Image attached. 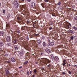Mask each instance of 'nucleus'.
I'll return each mask as SVG.
<instances>
[{"mask_svg": "<svg viewBox=\"0 0 77 77\" xmlns=\"http://www.w3.org/2000/svg\"><path fill=\"white\" fill-rule=\"evenodd\" d=\"M13 4L15 8L16 9L18 8V7H19V2L17 1V0L14 1Z\"/></svg>", "mask_w": 77, "mask_h": 77, "instance_id": "nucleus-1", "label": "nucleus"}, {"mask_svg": "<svg viewBox=\"0 0 77 77\" xmlns=\"http://www.w3.org/2000/svg\"><path fill=\"white\" fill-rule=\"evenodd\" d=\"M71 27V23L67 22L66 24V29H69Z\"/></svg>", "mask_w": 77, "mask_h": 77, "instance_id": "nucleus-2", "label": "nucleus"}, {"mask_svg": "<svg viewBox=\"0 0 77 77\" xmlns=\"http://www.w3.org/2000/svg\"><path fill=\"white\" fill-rule=\"evenodd\" d=\"M54 45V42H51L48 44L47 47H50V46H53Z\"/></svg>", "mask_w": 77, "mask_h": 77, "instance_id": "nucleus-3", "label": "nucleus"}, {"mask_svg": "<svg viewBox=\"0 0 77 77\" xmlns=\"http://www.w3.org/2000/svg\"><path fill=\"white\" fill-rule=\"evenodd\" d=\"M37 44L38 45H41V43L42 42H41V40L40 39H39L37 41Z\"/></svg>", "mask_w": 77, "mask_h": 77, "instance_id": "nucleus-4", "label": "nucleus"}, {"mask_svg": "<svg viewBox=\"0 0 77 77\" xmlns=\"http://www.w3.org/2000/svg\"><path fill=\"white\" fill-rule=\"evenodd\" d=\"M45 51L46 52V53H47L48 54H49V53H51V50H50V49L48 48L46 49Z\"/></svg>", "mask_w": 77, "mask_h": 77, "instance_id": "nucleus-5", "label": "nucleus"}, {"mask_svg": "<svg viewBox=\"0 0 77 77\" xmlns=\"http://www.w3.org/2000/svg\"><path fill=\"white\" fill-rule=\"evenodd\" d=\"M12 42L13 44H17V39L15 38H13L12 39Z\"/></svg>", "mask_w": 77, "mask_h": 77, "instance_id": "nucleus-6", "label": "nucleus"}, {"mask_svg": "<svg viewBox=\"0 0 77 77\" xmlns=\"http://www.w3.org/2000/svg\"><path fill=\"white\" fill-rule=\"evenodd\" d=\"M67 32L68 33H69L71 34H73L74 33V32L72 31V30H71V29H69V30L67 31Z\"/></svg>", "mask_w": 77, "mask_h": 77, "instance_id": "nucleus-7", "label": "nucleus"}, {"mask_svg": "<svg viewBox=\"0 0 77 77\" xmlns=\"http://www.w3.org/2000/svg\"><path fill=\"white\" fill-rule=\"evenodd\" d=\"M35 6V3L34 2H32L30 4L31 8H34Z\"/></svg>", "mask_w": 77, "mask_h": 77, "instance_id": "nucleus-8", "label": "nucleus"}, {"mask_svg": "<svg viewBox=\"0 0 77 77\" xmlns=\"http://www.w3.org/2000/svg\"><path fill=\"white\" fill-rule=\"evenodd\" d=\"M6 40L7 42H10L11 41V37L10 36H8Z\"/></svg>", "mask_w": 77, "mask_h": 77, "instance_id": "nucleus-9", "label": "nucleus"}, {"mask_svg": "<svg viewBox=\"0 0 77 77\" xmlns=\"http://www.w3.org/2000/svg\"><path fill=\"white\" fill-rule=\"evenodd\" d=\"M42 45L43 47H45L47 46V43H45V42H43Z\"/></svg>", "mask_w": 77, "mask_h": 77, "instance_id": "nucleus-10", "label": "nucleus"}, {"mask_svg": "<svg viewBox=\"0 0 77 77\" xmlns=\"http://www.w3.org/2000/svg\"><path fill=\"white\" fill-rule=\"evenodd\" d=\"M4 35V32L2 31H0V36H3Z\"/></svg>", "mask_w": 77, "mask_h": 77, "instance_id": "nucleus-11", "label": "nucleus"}, {"mask_svg": "<svg viewBox=\"0 0 77 77\" xmlns=\"http://www.w3.org/2000/svg\"><path fill=\"white\" fill-rule=\"evenodd\" d=\"M54 59L55 61L56 62H57V61H59V58L58 57H54Z\"/></svg>", "mask_w": 77, "mask_h": 77, "instance_id": "nucleus-12", "label": "nucleus"}, {"mask_svg": "<svg viewBox=\"0 0 77 77\" xmlns=\"http://www.w3.org/2000/svg\"><path fill=\"white\" fill-rule=\"evenodd\" d=\"M24 51H22L20 54V56H23L24 55Z\"/></svg>", "mask_w": 77, "mask_h": 77, "instance_id": "nucleus-13", "label": "nucleus"}, {"mask_svg": "<svg viewBox=\"0 0 77 77\" xmlns=\"http://www.w3.org/2000/svg\"><path fill=\"white\" fill-rule=\"evenodd\" d=\"M11 62H15V59L14 58L12 57L11 59Z\"/></svg>", "mask_w": 77, "mask_h": 77, "instance_id": "nucleus-14", "label": "nucleus"}, {"mask_svg": "<svg viewBox=\"0 0 77 77\" xmlns=\"http://www.w3.org/2000/svg\"><path fill=\"white\" fill-rule=\"evenodd\" d=\"M4 45V44L3 42H0V47H3Z\"/></svg>", "mask_w": 77, "mask_h": 77, "instance_id": "nucleus-15", "label": "nucleus"}, {"mask_svg": "<svg viewBox=\"0 0 77 77\" xmlns=\"http://www.w3.org/2000/svg\"><path fill=\"white\" fill-rule=\"evenodd\" d=\"M14 48L16 50H18V47L17 45H15L14 46Z\"/></svg>", "mask_w": 77, "mask_h": 77, "instance_id": "nucleus-16", "label": "nucleus"}, {"mask_svg": "<svg viewBox=\"0 0 77 77\" xmlns=\"http://www.w3.org/2000/svg\"><path fill=\"white\" fill-rule=\"evenodd\" d=\"M26 29V26H22L21 28V30H24Z\"/></svg>", "mask_w": 77, "mask_h": 77, "instance_id": "nucleus-17", "label": "nucleus"}, {"mask_svg": "<svg viewBox=\"0 0 77 77\" xmlns=\"http://www.w3.org/2000/svg\"><path fill=\"white\" fill-rule=\"evenodd\" d=\"M51 59H52V60H54V56L53 55H51Z\"/></svg>", "mask_w": 77, "mask_h": 77, "instance_id": "nucleus-18", "label": "nucleus"}, {"mask_svg": "<svg viewBox=\"0 0 77 77\" xmlns=\"http://www.w3.org/2000/svg\"><path fill=\"white\" fill-rule=\"evenodd\" d=\"M5 62H6L7 63H11V61L10 60H8V61H6Z\"/></svg>", "mask_w": 77, "mask_h": 77, "instance_id": "nucleus-19", "label": "nucleus"}, {"mask_svg": "<svg viewBox=\"0 0 77 77\" xmlns=\"http://www.w3.org/2000/svg\"><path fill=\"white\" fill-rule=\"evenodd\" d=\"M72 28L74 30H77V27L74 26L72 27Z\"/></svg>", "mask_w": 77, "mask_h": 77, "instance_id": "nucleus-20", "label": "nucleus"}, {"mask_svg": "<svg viewBox=\"0 0 77 77\" xmlns=\"http://www.w3.org/2000/svg\"><path fill=\"white\" fill-rule=\"evenodd\" d=\"M70 38V40H73V39H74V37H73V36H71Z\"/></svg>", "mask_w": 77, "mask_h": 77, "instance_id": "nucleus-21", "label": "nucleus"}, {"mask_svg": "<svg viewBox=\"0 0 77 77\" xmlns=\"http://www.w3.org/2000/svg\"><path fill=\"white\" fill-rule=\"evenodd\" d=\"M6 45L8 46H10L11 45V43H7Z\"/></svg>", "mask_w": 77, "mask_h": 77, "instance_id": "nucleus-22", "label": "nucleus"}, {"mask_svg": "<svg viewBox=\"0 0 77 77\" xmlns=\"http://www.w3.org/2000/svg\"><path fill=\"white\" fill-rule=\"evenodd\" d=\"M28 63V61H26L25 62H24V64H26Z\"/></svg>", "mask_w": 77, "mask_h": 77, "instance_id": "nucleus-23", "label": "nucleus"}, {"mask_svg": "<svg viewBox=\"0 0 77 77\" xmlns=\"http://www.w3.org/2000/svg\"><path fill=\"white\" fill-rule=\"evenodd\" d=\"M3 14H6V12H5L6 10H3Z\"/></svg>", "mask_w": 77, "mask_h": 77, "instance_id": "nucleus-24", "label": "nucleus"}, {"mask_svg": "<svg viewBox=\"0 0 77 77\" xmlns=\"http://www.w3.org/2000/svg\"><path fill=\"white\" fill-rule=\"evenodd\" d=\"M26 41H29V36H26Z\"/></svg>", "mask_w": 77, "mask_h": 77, "instance_id": "nucleus-25", "label": "nucleus"}, {"mask_svg": "<svg viewBox=\"0 0 77 77\" xmlns=\"http://www.w3.org/2000/svg\"><path fill=\"white\" fill-rule=\"evenodd\" d=\"M47 62L49 63H50V61L48 59H47L46 60Z\"/></svg>", "mask_w": 77, "mask_h": 77, "instance_id": "nucleus-26", "label": "nucleus"}, {"mask_svg": "<svg viewBox=\"0 0 77 77\" xmlns=\"http://www.w3.org/2000/svg\"><path fill=\"white\" fill-rule=\"evenodd\" d=\"M8 71H9V69H5V71L6 72H8Z\"/></svg>", "mask_w": 77, "mask_h": 77, "instance_id": "nucleus-27", "label": "nucleus"}, {"mask_svg": "<svg viewBox=\"0 0 77 77\" xmlns=\"http://www.w3.org/2000/svg\"><path fill=\"white\" fill-rule=\"evenodd\" d=\"M74 18V20H77V16L75 17Z\"/></svg>", "mask_w": 77, "mask_h": 77, "instance_id": "nucleus-28", "label": "nucleus"}, {"mask_svg": "<svg viewBox=\"0 0 77 77\" xmlns=\"http://www.w3.org/2000/svg\"><path fill=\"white\" fill-rule=\"evenodd\" d=\"M48 67H51V64H50L49 65H48Z\"/></svg>", "mask_w": 77, "mask_h": 77, "instance_id": "nucleus-29", "label": "nucleus"}, {"mask_svg": "<svg viewBox=\"0 0 77 77\" xmlns=\"http://www.w3.org/2000/svg\"><path fill=\"white\" fill-rule=\"evenodd\" d=\"M66 63H63L62 65H63V66H65V64H66Z\"/></svg>", "mask_w": 77, "mask_h": 77, "instance_id": "nucleus-30", "label": "nucleus"}, {"mask_svg": "<svg viewBox=\"0 0 77 77\" xmlns=\"http://www.w3.org/2000/svg\"><path fill=\"white\" fill-rule=\"evenodd\" d=\"M49 0H45V1L46 3H47V2H48V1Z\"/></svg>", "mask_w": 77, "mask_h": 77, "instance_id": "nucleus-31", "label": "nucleus"}, {"mask_svg": "<svg viewBox=\"0 0 77 77\" xmlns=\"http://www.w3.org/2000/svg\"><path fill=\"white\" fill-rule=\"evenodd\" d=\"M37 71H36V69H35L34 70V73H36Z\"/></svg>", "mask_w": 77, "mask_h": 77, "instance_id": "nucleus-32", "label": "nucleus"}, {"mask_svg": "<svg viewBox=\"0 0 77 77\" xmlns=\"http://www.w3.org/2000/svg\"><path fill=\"white\" fill-rule=\"evenodd\" d=\"M62 74L63 75H65V74L66 73H65V72H62Z\"/></svg>", "mask_w": 77, "mask_h": 77, "instance_id": "nucleus-33", "label": "nucleus"}, {"mask_svg": "<svg viewBox=\"0 0 77 77\" xmlns=\"http://www.w3.org/2000/svg\"><path fill=\"white\" fill-rule=\"evenodd\" d=\"M17 19H18V20H21V19L19 17H17Z\"/></svg>", "mask_w": 77, "mask_h": 77, "instance_id": "nucleus-34", "label": "nucleus"}, {"mask_svg": "<svg viewBox=\"0 0 77 77\" xmlns=\"http://www.w3.org/2000/svg\"><path fill=\"white\" fill-rule=\"evenodd\" d=\"M63 63H66V60H64L63 61Z\"/></svg>", "mask_w": 77, "mask_h": 77, "instance_id": "nucleus-35", "label": "nucleus"}, {"mask_svg": "<svg viewBox=\"0 0 77 77\" xmlns=\"http://www.w3.org/2000/svg\"><path fill=\"white\" fill-rule=\"evenodd\" d=\"M5 56H6V57H8V54H5Z\"/></svg>", "mask_w": 77, "mask_h": 77, "instance_id": "nucleus-36", "label": "nucleus"}, {"mask_svg": "<svg viewBox=\"0 0 77 77\" xmlns=\"http://www.w3.org/2000/svg\"><path fill=\"white\" fill-rule=\"evenodd\" d=\"M17 32L18 33H20V30H17Z\"/></svg>", "mask_w": 77, "mask_h": 77, "instance_id": "nucleus-37", "label": "nucleus"}, {"mask_svg": "<svg viewBox=\"0 0 77 77\" xmlns=\"http://www.w3.org/2000/svg\"><path fill=\"white\" fill-rule=\"evenodd\" d=\"M69 74H71L72 72H71L70 71H69Z\"/></svg>", "mask_w": 77, "mask_h": 77, "instance_id": "nucleus-38", "label": "nucleus"}, {"mask_svg": "<svg viewBox=\"0 0 77 77\" xmlns=\"http://www.w3.org/2000/svg\"><path fill=\"white\" fill-rule=\"evenodd\" d=\"M57 5H60V2H58L57 3Z\"/></svg>", "mask_w": 77, "mask_h": 77, "instance_id": "nucleus-39", "label": "nucleus"}, {"mask_svg": "<svg viewBox=\"0 0 77 77\" xmlns=\"http://www.w3.org/2000/svg\"><path fill=\"white\" fill-rule=\"evenodd\" d=\"M26 1L28 2H31V0H26Z\"/></svg>", "mask_w": 77, "mask_h": 77, "instance_id": "nucleus-40", "label": "nucleus"}, {"mask_svg": "<svg viewBox=\"0 0 77 77\" xmlns=\"http://www.w3.org/2000/svg\"><path fill=\"white\" fill-rule=\"evenodd\" d=\"M49 30H51V29H53V28H52V27H49Z\"/></svg>", "mask_w": 77, "mask_h": 77, "instance_id": "nucleus-41", "label": "nucleus"}, {"mask_svg": "<svg viewBox=\"0 0 77 77\" xmlns=\"http://www.w3.org/2000/svg\"><path fill=\"white\" fill-rule=\"evenodd\" d=\"M39 34H35V36H38L39 35Z\"/></svg>", "mask_w": 77, "mask_h": 77, "instance_id": "nucleus-42", "label": "nucleus"}, {"mask_svg": "<svg viewBox=\"0 0 77 77\" xmlns=\"http://www.w3.org/2000/svg\"><path fill=\"white\" fill-rule=\"evenodd\" d=\"M27 74H28V75L29 76V72L27 71Z\"/></svg>", "mask_w": 77, "mask_h": 77, "instance_id": "nucleus-43", "label": "nucleus"}, {"mask_svg": "<svg viewBox=\"0 0 77 77\" xmlns=\"http://www.w3.org/2000/svg\"><path fill=\"white\" fill-rule=\"evenodd\" d=\"M44 36L42 37V39H44Z\"/></svg>", "mask_w": 77, "mask_h": 77, "instance_id": "nucleus-44", "label": "nucleus"}, {"mask_svg": "<svg viewBox=\"0 0 77 77\" xmlns=\"http://www.w3.org/2000/svg\"><path fill=\"white\" fill-rule=\"evenodd\" d=\"M11 73L10 72H9V71H8V72H7V74H10Z\"/></svg>", "mask_w": 77, "mask_h": 77, "instance_id": "nucleus-45", "label": "nucleus"}, {"mask_svg": "<svg viewBox=\"0 0 77 77\" xmlns=\"http://www.w3.org/2000/svg\"><path fill=\"white\" fill-rule=\"evenodd\" d=\"M22 68V66H21L20 67H19V68L21 69V68Z\"/></svg>", "mask_w": 77, "mask_h": 77, "instance_id": "nucleus-46", "label": "nucleus"}, {"mask_svg": "<svg viewBox=\"0 0 77 77\" xmlns=\"http://www.w3.org/2000/svg\"><path fill=\"white\" fill-rule=\"evenodd\" d=\"M52 16H53V17H54V16H55V14H52Z\"/></svg>", "mask_w": 77, "mask_h": 77, "instance_id": "nucleus-47", "label": "nucleus"}, {"mask_svg": "<svg viewBox=\"0 0 77 77\" xmlns=\"http://www.w3.org/2000/svg\"><path fill=\"white\" fill-rule=\"evenodd\" d=\"M42 54H43V53H42L41 54V56H42Z\"/></svg>", "mask_w": 77, "mask_h": 77, "instance_id": "nucleus-48", "label": "nucleus"}, {"mask_svg": "<svg viewBox=\"0 0 77 77\" xmlns=\"http://www.w3.org/2000/svg\"><path fill=\"white\" fill-rule=\"evenodd\" d=\"M41 69H42V70L43 69H44V68H41Z\"/></svg>", "mask_w": 77, "mask_h": 77, "instance_id": "nucleus-49", "label": "nucleus"}, {"mask_svg": "<svg viewBox=\"0 0 77 77\" xmlns=\"http://www.w3.org/2000/svg\"><path fill=\"white\" fill-rule=\"evenodd\" d=\"M29 73L30 74H32V71H30L29 72Z\"/></svg>", "mask_w": 77, "mask_h": 77, "instance_id": "nucleus-50", "label": "nucleus"}, {"mask_svg": "<svg viewBox=\"0 0 77 77\" xmlns=\"http://www.w3.org/2000/svg\"><path fill=\"white\" fill-rule=\"evenodd\" d=\"M26 23H27V24H29V22L28 21H26Z\"/></svg>", "mask_w": 77, "mask_h": 77, "instance_id": "nucleus-51", "label": "nucleus"}, {"mask_svg": "<svg viewBox=\"0 0 77 77\" xmlns=\"http://www.w3.org/2000/svg\"><path fill=\"white\" fill-rule=\"evenodd\" d=\"M48 41L49 42H50V40L49 39L48 40Z\"/></svg>", "mask_w": 77, "mask_h": 77, "instance_id": "nucleus-52", "label": "nucleus"}, {"mask_svg": "<svg viewBox=\"0 0 77 77\" xmlns=\"http://www.w3.org/2000/svg\"><path fill=\"white\" fill-rule=\"evenodd\" d=\"M41 6H42V7H43V5L42 4H41Z\"/></svg>", "mask_w": 77, "mask_h": 77, "instance_id": "nucleus-53", "label": "nucleus"}, {"mask_svg": "<svg viewBox=\"0 0 77 77\" xmlns=\"http://www.w3.org/2000/svg\"><path fill=\"white\" fill-rule=\"evenodd\" d=\"M32 76H33V77H35V75H32Z\"/></svg>", "mask_w": 77, "mask_h": 77, "instance_id": "nucleus-54", "label": "nucleus"}, {"mask_svg": "<svg viewBox=\"0 0 77 77\" xmlns=\"http://www.w3.org/2000/svg\"><path fill=\"white\" fill-rule=\"evenodd\" d=\"M77 66V65H75L74 66V67H75V66Z\"/></svg>", "mask_w": 77, "mask_h": 77, "instance_id": "nucleus-55", "label": "nucleus"}, {"mask_svg": "<svg viewBox=\"0 0 77 77\" xmlns=\"http://www.w3.org/2000/svg\"><path fill=\"white\" fill-rule=\"evenodd\" d=\"M25 0H21V1H22V2H24V1Z\"/></svg>", "mask_w": 77, "mask_h": 77, "instance_id": "nucleus-56", "label": "nucleus"}, {"mask_svg": "<svg viewBox=\"0 0 77 77\" xmlns=\"http://www.w3.org/2000/svg\"><path fill=\"white\" fill-rule=\"evenodd\" d=\"M2 5H1V3L0 2V6H1Z\"/></svg>", "mask_w": 77, "mask_h": 77, "instance_id": "nucleus-57", "label": "nucleus"}, {"mask_svg": "<svg viewBox=\"0 0 77 77\" xmlns=\"http://www.w3.org/2000/svg\"><path fill=\"white\" fill-rule=\"evenodd\" d=\"M68 65L69 66H71V65H70V64H69Z\"/></svg>", "mask_w": 77, "mask_h": 77, "instance_id": "nucleus-58", "label": "nucleus"}, {"mask_svg": "<svg viewBox=\"0 0 77 77\" xmlns=\"http://www.w3.org/2000/svg\"><path fill=\"white\" fill-rule=\"evenodd\" d=\"M36 64H38V63H37V62H36Z\"/></svg>", "mask_w": 77, "mask_h": 77, "instance_id": "nucleus-59", "label": "nucleus"}, {"mask_svg": "<svg viewBox=\"0 0 77 77\" xmlns=\"http://www.w3.org/2000/svg\"><path fill=\"white\" fill-rule=\"evenodd\" d=\"M67 66H68V64H67Z\"/></svg>", "mask_w": 77, "mask_h": 77, "instance_id": "nucleus-60", "label": "nucleus"}, {"mask_svg": "<svg viewBox=\"0 0 77 77\" xmlns=\"http://www.w3.org/2000/svg\"><path fill=\"white\" fill-rule=\"evenodd\" d=\"M76 68H77V66L76 67Z\"/></svg>", "mask_w": 77, "mask_h": 77, "instance_id": "nucleus-61", "label": "nucleus"}]
</instances>
